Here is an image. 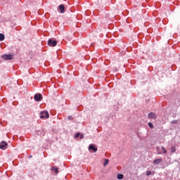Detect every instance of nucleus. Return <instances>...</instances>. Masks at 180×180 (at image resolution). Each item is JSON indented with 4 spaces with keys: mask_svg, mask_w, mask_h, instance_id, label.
Returning <instances> with one entry per match:
<instances>
[{
    "mask_svg": "<svg viewBox=\"0 0 180 180\" xmlns=\"http://www.w3.org/2000/svg\"><path fill=\"white\" fill-rule=\"evenodd\" d=\"M123 174H117V179H123Z\"/></svg>",
    "mask_w": 180,
    "mask_h": 180,
    "instance_id": "14",
    "label": "nucleus"
},
{
    "mask_svg": "<svg viewBox=\"0 0 180 180\" xmlns=\"http://www.w3.org/2000/svg\"><path fill=\"white\" fill-rule=\"evenodd\" d=\"M158 154L160 155V154H161V152H158Z\"/></svg>",
    "mask_w": 180,
    "mask_h": 180,
    "instance_id": "21",
    "label": "nucleus"
},
{
    "mask_svg": "<svg viewBox=\"0 0 180 180\" xmlns=\"http://www.w3.org/2000/svg\"><path fill=\"white\" fill-rule=\"evenodd\" d=\"M34 99L37 102H39V101H41V99H43V96H42L41 94H37L34 95Z\"/></svg>",
    "mask_w": 180,
    "mask_h": 180,
    "instance_id": "3",
    "label": "nucleus"
},
{
    "mask_svg": "<svg viewBox=\"0 0 180 180\" xmlns=\"http://www.w3.org/2000/svg\"><path fill=\"white\" fill-rule=\"evenodd\" d=\"M1 58H3V60H12L13 56L12 54L3 55Z\"/></svg>",
    "mask_w": 180,
    "mask_h": 180,
    "instance_id": "5",
    "label": "nucleus"
},
{
    "mask_svg": "<svg viewBox=\"0 0 180 180\" xmlns=\"http://www.w3.org/2000/svg\"><path fill=\"white\" fill-rule=\"evenodd\" d=\"M59 9L60 11V13H64L65 7L64 6V5L61 4L59 6Z\"/></svg>",
    "mask_w": 180,
    "mask_h": 180,
    "instance_id": "9",
    "label": "nucleus"
},
{
    "mask_svg": "<svg viewBox=\"0 0 180 180\" xmlns=\"http://www.w3.org/2000/svg\"><path fill=\"white\" fill-rule=\"evenodd\" d=\"M171 153H174L176 151V148L175 146H172L170 148Z\"/></svg>",
    "mask_w": 180,
    "mask_h": 180,
    "instance_id": "11",
    "label": "nucleus"
},
{
    "mask_svg": "<svg viewBox=\"0 0 180 180\" xmlns=\"http://www.w3.org/2000/svg\"><path fill=\"white\" fill-rule=\"evenodd\" d=\"M30 158H32V155L31 156H30Z\"/></svg>",
    "mask_w": 180,
    "mask_h": 180,
    "instance_id": "23",
    "label": "nucleus"
},
{
    "mask_svg": "<svg viewBox=\"0 0 180 180\" xmlns=\"http://www.w3.org/2000/svg\"><path fill=\"white\" fill-rule=\"evenodd\" d=\"M172 123H176V121H172Z\"/></svg>",
    "mask_w": 180,
    "mask_h": 180,
    "instance_id": "20",
    "label": "nucleus"
},
{
    "mask_svg": "<svg viewBox=\"0 0 180 180\" xmlns=\"http://www.w3.org/2000/svg\"><path fill=\"white\" fill-rule=\"evenodd\" d=\"M48 44L50 47H56L57 46V41L50 39L48 40Z\"/></svg>",
    "mask_w": 180,
    "mask_h": 180,
    "instance_id": "2",
    "label": "nucleus"
},
{
    "mask_svg": "<svg viewBox=\"0 0 180 180\" xmlns=\"http://www.w3.org/2000/svg\"><path fill=\"white\" fill-rule=\"evenodd\" d=\"M5 40V35L4 34H0V41H4Z\"/></svg>",
    "mask_w": 180,
    "mask_h": 180,
    "instance_id": "12",
    "label": "nucleus"
},
{
    "mask_svg": "<svg viewBox=\"0 0 180 180\" xmlns=\"http://www.w3.org/2000/svg\"><path fill=\"white\" fill-rule=\"evenodd\" d=\"M78 137H79V133H77V134L75 135V138H76V139H78Z\"/></svg>",
    "mask_w": 180,
    "mask_h": 180,
    "instance_id": "18",
    "label": "nucleus"
},
{
    "mask_svg": "<svg viewBox=\"0 0 180 180\" xmlns=\"http://www.w3.org/2000/svg\"><path fill=\"white\" fill-rule=\"evenodd\" d=\"M7 147L8 143L5 141L0 143V150H5Z\"/></svg>",
    "mask_w": 180,
    "mask_h": 180,
    "instance_id": "4",
    "label": "nucleus"
},
{
    "mask_svg": "<svg viewBox=\"0 0 180 180\" xmlns=\"http://www.w3.org/2000/svg\"><path fill=\"white\" fill-rule=\"evenodd\" d=\"M148 119H157V115L154 112H150L148 115Z\"/></svg>",
    "mask_w": 180,
    "mask_h": 180,
    "instance_id": "6",
    "label": "nucleus"
},
{
    "mask_svg": "<svg viewBox=\"0 0 180 180\" xmlns=\"http://www.w3.org/2000/svg\"><path fill=\"white\" fill-rule=\"evenodd\" d=\"M89 150H91L94 153H96L98 151V148L94 146V145L91 144L89 146Z\"/></svg>",
    "mask_w": 180,
    "mask_h": 180,
    "instance_id": "7",
    "label": "nucleus"
},
{
    "mask_svg": "<svg viewBox=\"0 0 180 180\" xmlns=\"http://www.w3.org/2000/svg\"><path fill=\"white\" fill-rule=\"evenodd\" d=\"M161 162H162V159L160 158V159H155L153 161V164H155L156 165H158V164H161Z\"/></svg>",
    "mask_w": 180,
    "mask_h": 180,
    "instance_id": "8",
    "label": "nucleus"
},
{
    "mask_svg": "<svg viewBox=\"0 0 180 180\" xmlns=\"http://www.w3.org/2000/svg\"><path fill=\"white\" fill-rule=\"evenodd\" d=\"M80 139H84V135L82 134V135L80 136Z\"/></svg>",
    "mask_w": 180,
    "mask_h": 180,
    "instance_id": "19",
    "label": "nucleus"
},
{
    "mask_svg": "<svg viewBox=\"0 0 180 180\" xmlns=\"http://www.w3.org/2000/svg\"><path fill=\"white\" fill-rule=\"evenodd\" d=\"M40 119H49L50 117V115H49V112L42 111L40 112Z\"/></svg>",
    "mask_w": 180,
    "mask_h": 180,
    "instance_id": "1",
    "label": "nucleus"
},
{
    "mask_svg": "<svg viewBox=\"0 0 180 180\" xmlns=\"http://www.w3.org/2000/svg\"><path fill=\"white\" fill-rule=\"evenodd\" d=\"M52 171H54L56 172V174H58V168H57L56 167H52Z\"/></svg>",
    "mask_w": 180,
    "mask_h": 180,
    "instance_id": "13",
    "label": "nucleus"
},
{
    "mask_svg": "<svg viewBox=\"0 0 180 180\" xmlns=\"http://www.w3.org/2000/svg\"><path fill=\"white\" fill-rule=\"evenodd\" d=\"M109 164V160L105 159L104 162V167H106Z\"/></svg>",
    "mask_w": 180,
    "mask_h": 180,
    "instance_id": "16",
    "label": "nucleus"
},
{
    "mask_svg": "<svg viewBox=\"0 0 180 180\" xmlns=\"http://www.w3.org/2000/svg\"><path fill=\"white\" fill-rule=\"evenodd\" d=\"M155 174V172H151V171L146 172L147 176H150V175H154Z\"/></svg>",
    "mask_w": 180,
    "mask_h": 180,
    "instance_id": "10",
    "label": "nucleus"
},
{
    "mask_svg": "<svg viewBox=\"0 0 180 180\" xmlns=\"http://www.w3.org/2000/svg\"><path fill=\"white\" fill-rule=\"evenodd\" d=\"M161 149H162V151H163V154H167V150L165 149V148H164V146H162V147H161Z\"/></svg>",
    "mask_w": 180,
    "mask_h": 180,
    "instance_id": "15",
    "label": "nucleus"
},
{
    "mask_svg": "<svg viewBox=\"0 0 180 180\" xmlns=\"http://www.w3.org/2000/svg\"><path fill=\"white\" fill-rule=\"evenodd\" d=\"M148 126L150 129H154V125H153V123L148 122Z\"/></svg>",
    "mask_w": 180,
    "mask_h": 180,
    "instance_id": "17",
    "label": "nucleus"
},
{
    "mask_svg": "<svg viewBox=\"0 0 180 180\" xmlns=\"http://www.w3.org/2000/svg\"><path fill=\"white\" fill-rule=\"evenodd\" d=\"M160 148H157V150H158Z\"/></svg>",
    "mask_w": 180,
    "mask_h": 180,
    "instance_id": "22",
    "label": "nucleus"
}]
</instances>
